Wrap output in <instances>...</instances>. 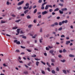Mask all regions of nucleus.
<instances>
[{"mask_svg": "<svg viewBox=\"0 0 75 75\" xmlns=\"http://www.w3.org/2000/svg\"><path fill=\"white\" fill-rule=\"evenodd\" d=\"M40 64V62H36V64L37 66H38V64Z\"/></svg>", "mask_w": 75, "mask_h": 75, "instance_id": "nucleus-11", "label": "nucleus"}, {"mask_svg": "<svg viewBox=\"0 0 75 75\" xmlns=\"http://www.w3.org/2000/svg\"><path fill=\"white\" fill-rule=\"evenodd\" d=\"M67 71L68 73H69V72H70V70H67Z\"/></svg>", "mask_w": 75, "mask_h": 75, "instance_id": "nucleus-52", "label": "nucleus"}, {"mask_svg": "<svg viewBox=\"0 0 75 75\" xmlns=\"http://www.w3.org/2000/svg\"><path fill=\"white\" fill-rule=\"evenodd\" d=\"M32 27H33V25H30L28 26V28H31Z\"/></svg>", "mask_w": 75, "mask_h": 75, "instance_id": "nucleus-21", "label": "nucleus"}, {"mask_svg": "<svg viewBox=\"0 0 75 75\" xmlns=\"http://www.w3.org/2000/svg\"><path fill=\"white\" fill-rule=\"evenodd\" d=\"M47 69L48 71H49V72H50V68H47Z\"/></svg>", "mask_w": 75, "mask_h": 75, "instance_id": "nucleus-57", "label": "nucleus"}, {"mask_svg": "<svg viewBox=\"0 0 75 75\" xmlns=\"http://www.w3.org/2000/svg\"><path fill=\"white\" fill-rule=\"evenodd\" d=\"M36 7H37V6H36V5H35L33 7V8L34 9V8H35Z\"/></svg>", "mask_w": 75, "mask_h": 75, "instance_id": "nucleus-35", "label": "nucleus"}, {"mask_svg": "<svg viewBox=\"0 0 75 75\" xmlns=\"http://www.w3.org/2000/svg\"><path fill=\"white\" fill-rule=\"evenodd\" d=\"M3 65L4 67H7V65H6L5 64H4Z\"/></svg>", "mask_w": 75, "mask_h": 75, "instance_id": "nucleus-59", "label": "nucleus"}, {"mask_svg": "<svg viewBox=\"0 0 75 75\" xmlns=\"http://www.w3.org/2000/svg\"><path fill=\"white\" fill-rule=\"evenodd\" d=\"M27 18L28 19H30V18H31V17L29 15H28L27 16Z\"/></svg>", "mask_w": 75, "mask_h": 75, "instance_id": "nucleus-20", "label": "nucleus"}, {"mask_svg": "<svg viewBox=\"0 0 75 75\" xmlns=\"http://www.w3.org/2000/svg\"><path fill=\"white\" fill-rule=\"evenodd\" d=\"M25 6H28V7H29V3H27L25 4Z\"/></svg>", "mask_w": 75, "mask_h": 75, "instance_id": "nucleus-18", "label": "nucleus"}, {"mask_svg": "<svg viewBox=\"0 0 75 75\" xmlns=\"http://www.w3.org/2000/svg\"><path fill=\"white\" fill-rule=\"evenodd\" d=\"M31 8H32V6H30L29 8H28L29 10H31Z\"/></svg>", "mask_w": 75, "mask_h": 75, "instance_id": "nucleus-40", "label": "nucleus"}, {"mask_svg": "<svg viewBox=\"0 0 75 75\" xmlns=\"http://www.w3.org/2000/svg\"><path fill=\"white\" fill-rule=\"evenodd\" d=\"M55 25H58V24L57 22H55L54 23Z\"/></svg>", "mask_w": 75, "mask_h": 75, "instance_id": "nucleus-26", "label": "nucleus"}, {"mask_svg": "<svg viewBox=\"0 0 75 75\" xmlns=\"http://www.w3.org/2000/svg\"><path fill=\"white\" fill-rule=\"evenodd\" d=\"M24 74H25V75H27V74H28V71H25L23 72Z\"/></svg>", "mask_w": 75, "mask_h": 75, "instance_id": "nucleus-17", "label": "nucleus"}, {"mask_svg": "<svg viewBox=\"0 0 75 75\" xmlns=\"http://www.w3.org/2000/svg\"><path fill=\"white\" fill-rule=\"evenodd\" d=\"M46 64L47 65H48L49 67H51V66H50V65L49 64V63H48V62H47Z\"/></svg>", "mask_w": 75, "mask_h": 75, "instance_id": "nucleus-30", "label": "nucleus"}, {"mask_svg": "<svg viewBox=\"0 0 75 75\" xmlns=\"http://www.w3.org/2000/svg\"><path fill=\"white\" fill-rule=\"evenodd\" d=\"M22 38H24V39H26L27 38V37L26 36H22Z\"/></svg>", "mask_w": 75, "mask_h": 75, "instance_id": "nucleus-39", "label": "nucleus"}, {"mask_svg": "<svg viewBox=\"0 0 75 75\" xmlns=\"http://www.w3.org/2000/svg\"><path fill=\"white\" fill-rule=\"evenodd\" d=\"M17 42V40H15L14 41V42H15V43Z\"/></svg>", "mask_w": 75, "mask_h": 75, "instance_id": "nucleus-62", "label": "nucleus"}, {"mask_svg": "<svg viewBox=\"0 0 75 75\" xmlns=\"http://www.w3.org/2000/svg\"><path fill=\"white\" fill-rule=\"evenodd\" d=\"M43 40V39H42V38H41V39H40V43H42V40Z\"/></svg>", "mask_w": 75, "mask_h": 75, "instance_id": "nucleus-9", "label": "nucleus"}, {"mask_svg": "<svg viewBox=\"0 0 75 75\" xmlns=\"http://www.w3.org/2000/svg\"><path fill=\"white\" fill-rule=\"evenodd\" d=\"M16 44H20V41H18L16 42Z\"/></svg>", "mask_w": 75, "mask_h": 75, "instance_id": "nucleus-28", "label": "nucleus"}, {"mask_svg": "<svg viewBox=\"0 0 75 75\" xmlns=\"http://www.w3.org/2000/svg\"><path fill=\"white\" fill-rule=\"evenodd\" d=\"M41 63H42V64H43V65H45V64H46L45 63L43 62H42V61H41Z\"/></svg>", "mask_w": 75, "mask_h": 75, "instance_id": "nucleus-49", "label": "nucleus"}, {"mask_svg": "<svg viewBox=\"0 0 75 75\" xmlns=\"http://www.w3.org/2000/svg\"><path fill=\"white\" fill-rule=\"evenodd\" d=\"M41 71H42V74H45V71H42V70H41Z\"/></svg>", "mask_w": 75, "mask_h": 75, "instance_id": "nucleus-22", "label": "nucleus"}, {"mask_svg": "<svg viewBox=\"0 0 75 75\" xmlns=\"http://www.w3.org/2000/svg\"><path fill=\"white\" fill-rule=\"evenodd\" d=\"M71 42L70 41H67L66 42V45H68L69 44H70V43Z\"/></svg>", "mask_w": 75, "mask_h": 75, "instance_id": "nucleus-3", "label": "nucleus"}, {"mask_svg": "<svg viewBox=\"0 0 75 75\" xmlns=\"http://www.w3.org/2000/svg\"><path fill=\"white\" fill-rule=\"evenodd\" d=\"M41 9L42 10H44V7L42 6V7H41Z\"/></svg>", "mask_w": 75, "mask_h": 75, "instance_id": "nucleus-53", "label": "nucleus"}, {"mask_svg": "<svg viewBox=\"0 0 75 75\" xmlns=\"http://www.w3.org/2000/svg\"><path fill=\"white\" fill-rule=\"evenodd\" d=\"M61 61H62V62H65V60H61Z\"/></svg>", "mask_w": 75, "mask_h": 75, "instance_id": "nucleus-58", "label": "nucleus"}, {"mask_svg": "<svg viewBox=\"0 0 75 75\" xmlns=\"http://www.w3.org/2000/svg\"><path fill=\"white\" fill-rule=\"evenodd\" d=\"M54 50H50V53H51V54H52V53H53V52H54Z\"/></svg>", "mask_w": 75, "mask_h": 75, "instance_id": "nucleus-23", "label": "nucleus"}, {"mask_svg": "<svg viewBox=\"0 0 75 75\" xmlns=\"http://www.w3.org/2000/svg\"><path fill=\"white\" fill-rule=\"evenodd\" d=\"M35 60H36V61H39L40 60V59H38V58H35Z\"/></svg>", "mask_w": 75, "mask_h": 75, "instance_id": "nucleus-45", "label": "nucleus"}, {"mask_svg": "<svg viewBox=\"0 0 75 75\" xmlns=\"http://www.w3.org/2000/svg\"><path fill=\"white\" fill-rule=\"evenodd\" d=\"M51 61L52 62H55V59H51Z\"/></svg>", "mask_w": 75, "mask_h": 75, "instance_id": "nucleus-5", "label": "nucleus"}, {"mask_svg": "<svg viewBox=\"0 0 75 75\" xmlns=\"http://www.w3.org/2000/svg\"><path fill=\"white\" fill-rule=\"evenodd\" d=\"M21 21V20L19 19L18 20H17L15 21L16 22V23H18V22H19V21Z\"/></svg>", "mask_w": 75, "mask_h": 75, "instance_id": "nucleus-29", "label": "nucleus"}, {"mask_svg": "<svg viewBox=\"0 0 75 75\" xmlns=\"http://www.w3.org/2000/svg\"><path fill=\"white\" fill-rule=\"evenodd\" d=\"M21 48H23V49H24L25 48V47H24L22 46H21Z\"/></svg>", "mask_w": 75, "mask_h": 75, "instance_id": "nucleus-38", "label": "nucleus"}, {"mask_svg": "<svg viewBox=\"0 0 75 75\" xmlns=\"http://www.w3.org/2000/svg\"><path fill=\"white\" fill-rule=\"evenodd\" d=\"M11 16H12V17H16V15H12Z\"/></svg>", "mask_w": 75, "mask_h": 75, "instance_id": "nucleus-60", "label": "nucleus"}, {"mask_svg": "<svg viewBox=\"0 0 75 75\" xmlns=\"http://www.w3.org/2000/svg\"><path fill=\"white\" fill-rule=\"evenodd\" d=\"M69 57H75V56H74V55L70 54L69 55Z\"/></svg>", "mask_w": 75, "mask_h": 75, "instance_id": "nucleus-10", "label": "nucleus"}, {"mask_svg": "<svg viewBox=\"0 0 75 75\" xmlns=\"http://www.w3.org/2000/svg\"><path fill=\"white\" fill-rule=\"evenodd\" d=\"M24 3V1H21V2H19L18 3V6H20L21 5V4H22Z\"/></svg>", "mask_w": 75, "mask_h": 75, "instance_id": "nucleus-1", "label": "nucleus"}, {"mask_svg": "<svg viewBox=\"0 0 75 75\" xmlns=\"http://www.w3.org/2000/svg\"><path fill=\"white\" fill-rule=\"evenodd\" d=\"M36 36H37V35H34V36L32 37V38H35V37H36Z\"/></svg>", "mask_w": 75, "mask_h": 75, "instance_id": "nucleus-37", "label": "nucleus"}, {"mask_svg": "<svg viewBox=\"0 0 75 75\" xmlns=\"http://www.w3.org/2000/svg\"><path fill=\"white\" fill-rule=\"evenodd\" d=\"M48 8V6H47V5H46L45 7V10H47Z\"/></svg>", "mask_w": 75, "mask_h": 75, "instance_id": "nucleus-16", "label": "nucleus"}, {"mask_svg": "<svg viewBox=\"0 0 75 75\" xmlns=\"http://www.w3.org/2000/svg\"><path fill=\"white\" fill-rule=\"evenodd\" d=\"M67 52V50H65V49H64L63 50V52Z\"/></svg>", "mask_w": 75, "mask_h": 75, "instance_id": "nucleus-34", "label": "nucleus"}, {"mask_svg": "<svg viewBox=\"0 0 75 75\" xmlns=\"http://www.w3.org/2000/svg\"><path fill=\"white\" fill-rule=\"evenodd\" d=\"M20 16H24V13L21 14Z\"/></svg>", "mask_w": 75, "mask_h": 75, "instance_id": "nucleus-43", "label": "nucleus"}, {"mask_svg": "<svg viewBox=\"0 0 75 75\" xmlns=\"http://www.w3.org/2000/svg\"><path fill=\"white\" fill-rule=\"evenodd\" d=\"M59 10V8H57L54 10V11H58Z\"/></svg>", "mask_w": 75, "mask_h": 75, "instance_id": "nucleus-27", "label": "nucleus"}, {"mask_svg": "<svg viewBox=\"0 0 75 75\" xmlns=\"http://www.w3.org/2000/svg\"><path fill=\"white\" fill-rule=\"evenodd\" d=\"M59 25H62V22H59Z\"/></svg>", "mask_w": 75, "mask_h": 75, "instance_id": "nucleus-46", "label": "nucleus"}, {"mask_svg": "<svg viewBox=\"0 0 75 75\" xmlns=\"http://www.w3.org/2000/svg\"><path fill=\"white\" fill-rule=\"evenodd\" d=\"M17 28H18L17 27H13L12 28L13 30H14L15 29H17Z\"/></svg>", "mask_w": 75, "mask_h": 75, "instance_id": "nucleus-41", "label": "nucleus"}, {"mask_svg": "<svg viewBox=\"0 0 75 75\" xmlns=\"http://www.w3.org/2000/svg\"><path fill=\"white\" fill-rule=\"evenodd\" d=\"M29 8V6H27V7H26V6H25L24 7H23V9H24V10H26V9H28V8Z\"/></svg>", "mask_w": 75, "mask_h": 75, "instance_id": "nucleus-7", "label": "nucleus"}, {"mask_svg": "<svg viewBox=\"0 0 75 75\" xmlns=\"http://www.w3.org/2000/svg\"><path fill=\"white\" fill-rule=\"evenodd\" d=\"M26 50L27 51L29 52H31V50H30L29 49H26Z\"/></svg>", "mask_w": 75, "mask_h": 75, "instance_id": "nucleus-15", "label": "nucleus"}, {"mask_svg": "<svg viewBox=\"0 0 75 75\" xmlns=\"http://www.w3.org/2000/svg\"><path fill=\"white\" fill-rule=\"evenodd\" d=\"M6 23V22L4 21H1V23H2V24H3V23Z\"/></svg>", "mask_w": 75, "mask_h": 75, "instance_id": "nucleus-44", "label": "nucleus"}, {"mask_svg": "<svg viewBox=\"0 0 75 75\" xmlns=\"http://www.w3.org/2000/svg\"><path fill=\"white\" fill-rule=\"evenodd\" d=\"M47 13V11H45L44 12H42V14L43 15H44V14H46Z\"/></svg>", "mask_w": 75, "mask_h": 75, "instance_id": "nucleus-4", "label": "nucleus"}, {"mask_svg": "<svg viewBox=\"0 0 75 75\" xmlns=\"http://www.w3.org/2000/svg\"><path fill=\"white\" fill-rule=\"evenodd\" d=\"M59 5L60 6H61V7H62L63 6H64L63 4H59Z\"/></svg>", "mask_w": 75, "mask_h": 75, "instance_id": "nucleus-25", "label": "nucleus"}, {"mask_svg": "<svg viewBox=\"0 0 75 75\" xmlns=\"http://www.w3.org/2000/svg\"><path fill=\"white\" fill-rule=\"evenodd\" d=\"M22 8L20 6L19 8H18L17 9L19 10H21V9Z\"/></svg>", "mask_w": 75, "mask_h": 75, "instance_id": "nucleus-32", "label": "nucleus"}, {"mask_svg": "<svg viewBox=\"0 0 75 75\" xmlns=\"http://www.w3.org/2000/svg\"><path fill=\"white\" fill-rule=\"evenodd\" d=\"M61 37L62 38V37H65V35H62L61 36Z\"/></svg>", "mask_w": 75, "mask_h": 75, "instance_id": "nucleus-61", "label": "nucleus"}, {"mask_svg": "<svg viewBox=\"0 0 75 75\" xmlns=\"http://www.w3.org/2000/svg\"><path fill=\"white\" fill-rule=\"evenodd\" d=\"M59 12L60 14H63V13H64L63 11H61V10H59Z\"/></svg>", "mask_w": 75, "mask_h": 75, "instance_id": "nucleus-13", "label": "nucleus"}, {"mask_svg": "<svg viewBox=\"0 0 75 75\" xmlns=\"http://www.w3.org/2000/svg\"><path fill=\"white\" fill-rule=\"evenodd\" d=\"M9 2L8 1H7L6 3V4L7 5H9Z\"/></svg>", "mask_w": 75, "mask_h": 75, "instance_id": "nucleus-63", "label": "nucleus"}, {"mask_svg": "<svg viewBox=\"0 0 75 75\" xmlns=\"http://www.w3.org/2000/svg\"><path fill=\"white\" fill-rule=\"evenodd\" d=\"M56 69L57 71H59V68H58V67H57Z\"/></svg>", "mask_w": 75, "mask_h": 75, "instance_id": "nucleus-31", "label": "nucleus"}, {"mask_svg": "<svg viewBox=\"0 0 75 75\" xmlns=\"http://www.w3.org/2000/svg\"><path fill=\"white\" fill-rule=\"evenodd\" d=\"M52 74H55V71L54 70H52Z\"/></svg>", "mask_w": 75, "mask_h": 75, "instance_id": "nucleus-19", "label": "nucleus"}, {"mask_svg": "<svg viewBox=\"0 0 75 75\" xmlns=\"http://www.w3.org/2000/svg\"><path fill=\"white\" fill-rule=\"evenodd\" d=\"M16 52H20V50H17L16 51Z\"/></svg>", "mask_w": 75, "mask_h": 75, "instance_id": "nucleus-50", "label": "nucleus"}, {"mask_svg": "<svg viewBox=\"0 0 75 75\" xmlns=\"http://www.w3.org/2000/svg\"><path fill=\"white\" fill-rule=\"evenodd\" d=\"M38 17L39 18H41V15H40L38 16Z\"/></svg>", "mask_w": 75, "mask_h": 75, "instance_id": "nucleus-42", "label": "nucleus"}, {"mask_svg": "<svg viewBox=\"0 0 75 75\" xmlns=\"http://www.w3.org/2000/svg\"><path fill=\"white\" fill-rule=\"evenodd\" d=\"M63 71L64 74H67V72L66 71V70H63Z\"/></svg>", "mask_w": 75, "mask_h": 75, "instance_id": "nucleus-33", "label": "nucleus"}, {"mask_svg": "<svg viewBox=\"0 0 75 75\" xmlns=\"http://www.w3.org/2000/svg\"><path fill=\"white\" fill-rule=\"evenodd\" d=\"M62 11H67V9L66 8H64L62 9Z\"/></svg>", "mask_w": 75, "mask_h": 75, "instance_id": "nucleus-6", "label": "nucleus"}, {"mask_svg": "<svg viewBox=\"0 0 75 75\" xmlns=\"http://www.w3.org/2000/svg\"><path fill=\"white\" fill-rule=\"evenodd\" d=\"M20 29H18L17 30V32L18 33H16V35H18L20 33Z\"/></svg>", "mask_w": 75, "mask_h": 75, "instance_id": "nucleus-2", "label": "nucleus"}, {"mask_svg": "<svg viewBox=\"0 0 75 75\" xmlns=\"http://www.w3.org/2000/svg\"><path fill=\"white\" fill-rule=\"evenodd\" d=\"M32 57H33V58H34L35 57H37V56L36 55H35L34 54H33V55H32L31 56Z\"/></svg>", "mask_w": 75, "mask_h": 75, "instance_id": "nucleus-14", "label": "nucleus"}, {"mask_svg": "<svg viewBox=\"0 0 75 75\" xmlns=\"http://www.w3.org/2000/svg\"><path fill=\"white\" fill-rule=\"evenodd\" d=\"M62 30V27H61L58 29V30L59 31H61Z\"/></svg>", "mask_w": 75, "mask_h": 75, "instance_id": "nucleus-24", "label": "nucleus"}, {"mask_svg": "<svg viewBox=\"0 0 75 75\" xmlns=\"http://www.w3.org/2000/svg\"><path fill=\"white\" fill-rule=\"evenodd\" d=\"M52 17V15H50V16H49V17H48L47 18L49 19V18H51V17Z\"/></svg>", "mask_w": 75, "mask_h": 75, "instance_id": "nucleus-54", "label": "nucleus"}, {"mask_svg": "<svg viewBox=\"0 0 75 75\" xmlns=\"http://www.w3.org/2000/svg\"><path fill=\"white\" fill-rule=\"evenodd\" d=\"M28 12V10H27L24 11V14H27Z\"/></svg>", "mask_w": 75, "mask_h": 75, "instance_id": "nucleus-8", "label": "nucleus"}, {"mask_svg": "<svg viewBox=\"0 0 75 75\" xmlns=\"http://www.w3.org/2000/svg\"><path fill=\"white\" fill-rule=\"evenodd\" d=\"M45 4H46V3H45V2L44 3H43L42 4V6L44 7V5H45Z\"/></svg>", "mask_w": 75, "mask_h": 75, "instance_id": "nucleus-36", "label": "nucleus"}, {"mask_svg": "<svg viewBox=\"0 0 75 75\" xmlns=\"http://www.w3.org/2000/svg\"><path fill=\"white\" fill-rule=\"evenodd\" d=\"M38 2L39 3H41V2H42V0H39Z\"/></svg>", "mask_w": 75, "mask_h": 75, "instance_id": "nucleus-64", "label": "nucleus"}, {"mask_svg": "<svg viewBox=\"0 0 75 75\" xmlns=\"http://www.w3.org/2000/svg\"><path fill=\"white\" fill-rule=\"evenodd\" d=\"M53 11V10H52V9H51L49 10V11L50 12H52V11Z\"/></svg>", "mask_w": 75, "mask_h": 75, "instance_id": "nucleus-47", "label": "nucleus"}, {"mask_svg": "<svg viewBox=\"0 0 75 75\" xmlns=\"http://www.w3.org/2000/svg\"><path fill=\"white\" fill-rule=\"evenodd\" d=\"M42 28H41L40 30V33H42Z\"/></svg>", "mask_w": 75, "mask_h": 75, "instance_id": "nucleus-51", "label": "nucleus"}, {"mask_svg": "<svg viewBox=\"0 0 75 75\" xmlns=\"http://www.w3.org/2000/svg\"><path fill=\"white\" fill-rule=\"evenodd\" d=\"M64 23H68V21L67 20H66L65 21H64Z\"/></svg>", "mask_w": 75, "mask_h": 75, "instance_id": "nucleus-48", "label": "nucleus"}, {"mask_svg": "<svg viewBox=\"0 0 75 75\" xmlns=\"http://www.w3.org/2000/svg\"><path fill=\"white\" fill-rule=\"evenodd\" d=\"M20 33H21V34H24V32H23L22 30H21L20 32Z\"/></svg>", "mask_w": 75, "mask_h": 75, "instance_id": "nucleus-56", "label": "nucleus"}, {"mask_svg": "<svg viewBox=\"0 0 75 75\" xmlns=\"http://www.w3.org/2000/svg\"><path fill=\"white\" fill-rule=\"evenodd\" d=\"M37 9H35L34 10V11L33 12V13L35 14V13H36L37 12Z\"/></svg>", "mask_w": 75, "mask_h": 75, "instance_id": "nucleus-12", "label": "nucleus"}, {"mask_svg": "<svg viewBox=\"0 0 75 75\" xmlns=\"http://www.w3.org/2000/svg\"><path fill=\"white\" fill-rule=\"evenodd\" d=\"M46 50H47V51H48L49 50V48L48 47H46Z\"/></svg>", "mask_w": 75, "mask_h": 75, "instance_id": "nucleus-55", "label": "nucleus"}]
</instances>
